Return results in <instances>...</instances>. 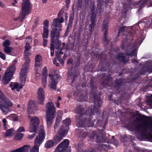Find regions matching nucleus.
Segmentation results:
<instances>
[{"label": "nucleus", "instance_id": "obj_44", "mask_svg": "<svg viewBox=\"0 0 152 152\" xmlns=\"http://www.w3.org/2000/svg\"><path fill=\"white\" fill-rule=\"evenodd\" d=\"M29 147V145H26L23 146V147L20 148H22V150L23 151V152H28Z\"/></svg>", "mask_w": 152, "mask_h": 152}, {"label": "nucleus", "instance_id": "obj_39", "mask_svg": "<svg viewBox=\"0 0 152 152\" xmlns=\"http://www.w3.org/2000/svg\"><path fill=\"white\" fill-rule=\"evenodd\" d=\"M47 76L43 75H42V83L43 86H45L47 84Z\"/></svg>", "mask_w": 152, "mask_h": 152}, {"label": "nucleus", "instance_id": "obj_63", "mask_svg": "<svg viewBox=\"0 0 152 152\" xmlns=\"http://www.w3.org/2000/svg\"><path fill=\"white\" fill-rule=\"evenodd\" d=\"M95 5L94 4H93L91 10V12H95Z\"/></svg>", "mask_w": 152, "mask_h": 152}, {"label": "nucleus", "instance_id": "obj_59", "mask_svg": "<svg viewBox=\"0 0 152 152\" xmlns=\"http://www.w3.org/2000/svg\"><path fill=\"white\" fill-rule=\"evenodd\" d=\"M19 84L17 83H15L14 84L13 87L12 88V90H14L15 89H17L18 88Z\"/></svg>", "mask_w": 152, "mask_h": 152}, {"label": "nucleus", "instance_id": "obj_57", "mask_svg": "<svg viewBox=\"0 0 152 152\" xmlns=\"http://www.w3.org/2000/svg\"><path fill=\"white\" fill-rule=\"evenodd\" d=\"M62 119L61 116L58 115L56 117V121L60 123Z\"/></svg>", "mask_w": 152, "mask_h": 152}, {"label": "nucleus", "instance_id": "obj_42", "mask_svg": "<svg viewBox=\"0 0 152 152\" xmlns=\"http://www.w3.org/2000/svg\"><path fill=\"white\" fill-rule=\"evenodd\" d=\"M23 137V134L19 133L15 136V140H19L21 139Z\"/></svg>", "mask_w": 152, "mask_h": 152}, {"label": "nucleus", "instance_id": "obj_17", "mask_svg": "<svg viewBox=\"0 0 152 152\" xmlns=\"http://www.w3.org/2000/svg\"><path fill=\"white\" fill-rule=\"evenodd\" d=\"M67 133L65 132L62 130L59 129L58 133L54 137L53 139V141L55 145L57 144L60 142L65 137Z\"/></svg>", "mask_w": 152, "mask_h": 152}, {"label": "nucleus", "instance_id": "obj_53", "mask_svg": "<svg viewBox=\"0 0 152 152\" xmlns=\"http://www.w3.org/2000/svg\"><path fill=\"white\" fill-rule=\"evenodd\" d=\"M0 57L2 59L4 60L6 59V56L4 54L0 51Z\"/></svg>", "mask_w": 152, "mask_h": 152}, {"label": "nucleus", "instance_id": "obj_62", "mask_svg": "<svg viewBox=\"0 0 152 152\" xmlns=\"http://www.w3.org/2000/svg\"><path fill=\"white\" fill-rule=\"evenodd\" d=\"M56 54L57 60H60V59L61 58L60 55L58 53H57V52H56Z\"/></svg>", "mask_w": 152, "mask_h": 152}, {"label": "nucleus", "instance_id": "obj_60", "mask_svg": "<svg viewBox=\"0 0 152 152\" xmlns=\"http://www.w3.org/2000/svg\"><path fill=\"white\" fill-rule=\"evenodd\" d=\"M97 4L103 5L104 0H97Z\"/></svg>", "mask_w": 152, "mask_h": 152}, {"label": "nucleus", "instance_id": "obj_35", "mask_svg": "<svg viewBox=\"0 0 152 152\" xmlns=\"http://www.w3.org/2000/svg\"><path fill=\"white\" fill-rule=\"evenodd\" d=\"M91 23L89 26V31L91 33L94 30L95 26V21L91 20Z\"/></svg>", "mask_w": 152, "mask_h": 152}, {"label": "nucleus", "instance_id": "obj_8", "mask_svg": "<svg viewBox=\"0 0 152 152\" xmlns=\"http://www.w3.org/2000/svg\"><path fill=\"white\" fill-rule=\"evenodd\" d=\"M45 137L44 130L43 128H41L39 131L38 135L35 138L34 142L35 145L31 150V152H39V147L44 141Z\"/></svg>", "mask_w": 152, "mask_h": 152}, {"label": "nucleus", "instance_id": "obj_5", "mask_svg": "<svg viewBox=\"0 0 152 152\" xmlns=\"http://www.w3.org/2000/svg\"><path fill=\"white\" fill-rule=\"evenodd\" d=\"M107 121V119L106 120L104 123H103L101 120H97L96 122L97 125L100 127L102 126V129H99L98 130L99 133L102 134V137H101L99 135L97 134L96 132L93 131L92 132V134L89 137V138L91 141H94V140H95L97 143H99L105 142L103 138V137L105 135V134L104 133L102 134V133L105 129Z\"/></svg>", "mask_w": 152, "mask_h": 152}, {"label": "nucleus", "instance_id": "obj_41", "mask_svg": "<svg viewBox=\"0 0 152 152\" xmlns=\"http://www.w3.org/2000/svg\"><path fill=\"white\" fill-rule=\"evenodd\" d=\"M97 6L96 9V12L97 13L100 14L102 13V7L103 5L97 4Z\"/></svg>", "mask_w": 152, "mask_h": 152}, {"label": "nucleus", "instance_id": "obj_36", "mask_svg": "<svg viewBox=\"0 0 152 152\" xmlns=\"http://www.w3.org/2000/svg\"><path fill=\"white\" fill-rule=\"evenodd\" d=\"M129 5H126V4H124L123 6L122 14H124L126 15L127 12L129 9Z\"/></svg>", "mask_w": 152, "mask_h": 152}, {"label": "nucleus", "instance_id": "obj_16", "mask_svg": "<svg viewBox=\"0 0 152 152\" xmlns=\"http://www.w3.org/2000/svg\"><path fill=\"white\" fill-rule=\"evenodd\" d=\"M37 98L38 103L39 104L43 105L45 96L44 90L42 88H39L37 91Z\"/></svg>", "mask_w": 152, "mask_h": 152}, {"label": "nucleus", "instance_id": "obj_50", "mask_svg": "<svg viewBox=\"0 0 152 152\" xmlns=\"http://www.w3.org/2000/svg\"><path fill=\"white\" fill-rule=\"evenodd\" d=\"M152 72V64H151L146 69L145 72Z\"/></svg>", "mask_w": 152, "mask_h": 152}, {"label": "nucleus", "instance_id": "obj_30", "mask_svg": "<svg viewBox=\"0 0 152 152\" xmlns=\"http://www.w3.org/2000/svg\"><path fill=\"white\" fill-rule=\"evenodd\" d=\"M55 145L53 141L51 140L47 141L44 145V147L47 149H48L53 147Z\"/></svg>", "mask_w": 152, "mask_h": 152}, {"label": "nucleus", "instance_id": "obj_22", "mask_svg": "<svg viewBox=\"0 0 152 152\" xmlns=\"http://www.w3.org/2000/svg\"><path fill=\"white\" fill-rule=\"evenodd\" d=\"M30 60L28 57H27L24 64L22 66L20 73L27 75V71L29 69V63Z\"/></svg>", "mask_w": 152, "mask_h": 152}, {"label": "nucleus", "instance_id": "obj_54", "mask_svg": "<svg viewBox=\"0 0 152 152\" xmlns=\"http://www.w3.org/2000/svg\"><path fill=\"white\" fill-rule=\"evenodd\" d=\"M63 13L64 10H60L58 14V17L59 18H61L62 17V15Z\"/></svg>", "mask_w": 152, "mask_h": 152}, {"label": "nucleus", "instance_id": "obj_31", "mask_svg": "<svg viewBox=\"0 0 152 152\" xmlns=\"http://www.w3.org/2000/svg\"><path fill=\"white\" fill-rule=\"evenodd\" d=\"M108 146L106 144H100L97 146V148L98 151L100 152L102 151H106L107 150Z\"/></svg>", "mask_w": 152, "mask_h": 152}, {"label": "nucleus", "instance_id": "obj_26", "mask_svg": "<svg viewBox=\"0 0 152 152\" xmlns=\"http://www.w3.org/2000/svg\"><path fill=\"white\" fill-rule=\"evenodd\" d=\"M42 58L40 55H37L35 58V67H39L42 65Z\"/></svg>", "mask_w": 152, "mask_h": 152}, {"label": "nucleus", "instance_id": "obj_13", "mask_svg": "<svg viewBox=\"0 0 152 152\" xmlns=\"http://www.w3.org/2000/svg\"><path fill=\"white\" fill-rule=\"evenodd\" d=\"M108 23V20H104L103 21L102 25V28L103 30H104L103 34V37L102 38V39L104 43L105 44V46L109 44L110 41L111 39V38L109 37L108 35V29L109 28Z\"/></svg>", "mask_w": 152, "mask_h": 152}, {"label": "nucleus", "instance_id": "obj_24", "mask_svg": "<svg viewBox=\"0 0 152 152\" xmlns=\"http://www.w3.org/2000/svg\"><path fill=\"white\" fill-rule=\"evenodd\" d=\"M26 75L20 73V81L21 83V85H19L18 88L19 89L22 88L23 86L25 85L26 81Z\"/></svg>", "mask_w": 152, "mask_h": 152}, {"label": "nucleus", "instance_id": "obj_51", "mask_svg": "<svg viewBox=\"0 0 152 152\" xmlns=\"http://www.w3.org/2000/svg\"><path fill=\"white\" fill-rule=\"evenodd\" d=\"M42 75H45L48 76V71L46 66H45L42 69Z\"/></svg>", "mask_w": 152, "mask_h": 152}, {"label": "nucleus", "instance_id": "obj_40", "mask_svg": "<svg viewBox=\"0 0 152 152\" xmlns=\"http://www.w3.org/2000/svg\"><path fill=\"white\" fill-rule=\"evenodd\" d=\"M54 46L55 47V44H50V50L51 57L53 56L54 54Z\"/></svg>", "mask_w": 152, "mask_h": 152}, {"label": "nucleus", "instance_id": "obj_1", "mask_svg": "<svg viewBox=\"0 0 152 152\" xmlns=\"http://www.w3.org/2000/svg\"><path fill=\"white\" fill-rule=\"evenodd\" d=\"M135 29L133 28L127 34L125 35L122 41L120 48L126 53L121 52L118 53L116 55V58L119 61L125 64L128 62L129 60V57H126L125 55L132 56L134 55L135 49H132L131 51V50L134 48V45L131 41L133 40L134 37L136 36V32Z\"/></svg>", "mask_w": 152, "mask_h": 152}, {"label": "nucleus", "instance_id": "obj_46", "mask_svg": "<svg viewBox=\"0 0 152 152\" xmlns=\"http://www.w3.org/2000/svg\"><path fill=\"white\" fill-rule=\"evenodd\" d=\"M25 49L24 50H29L31 49V47L30 46V43L28 42H26V43L25 46Z\"/></svg>", "mask_w": 152, "mask_h": 152}, {"label": "nucleus", "instance_id": "obj_32", "mask_svg": "<svg viewBox=\"0 0 152 152\" xmlns=\"http://www.w3.org/2000/svg\"><path fill=\"white\" fill-rule=\"evenodd\" d=\"M49 33L47 34H45L43 33L42 37L43 38V43L42 45L44 47H46L48 44V40L47 39L48 37Z\"/></svg>", "mask_w": 152, "mask_h": 152}, {"label": "nucleus", "instance_id": "obj_33", "mask_svg": "<svg viewBox=\"0 0 152 152\" xmlns=\"http://www.w3.org/2000/svg\"><path fill=\"white\" fill-rule=\"evenodd\" d=\"M84 109L81 105H79L77 108L76 113L77 114L80 115V116L83 115V111Z\"/></svg>", "mask_w": 152, "mask_h": 152}, {"label": "nucleus", "instance_id": "obj_27", "mask_svg": "<svg viewBox=\"0 0 152 152\" xmlns=\"http://www.w3.org/2000/svg\"><path fill=\"white\" fill-rule=\"evenodd\" d=\"M44 26H43V33L45 34L49 33V21L48 19L45 20L43 23Z\"/></svg>", "mask_w": 152, "mask_h": 152}, {"label": "nucleus", "instance_id": "obj_64", "mask_svg": "<svg viewBox=\"0 0 152 152\" xmlns=\"http://www.w3.org/2000/svg\"><path fill=\"white\" fill-rule=\"evenodd\" d=\"M73 60L72 59L69 58V59L67 62V64H72L73 63Z\"/></svg>", "mask_w": 152, "mask_h": 152}, {"label": "nucleus", "instance_id": "obj_47", "mask_svg": "<svg viewBox=\"0 0 152 152\" xmlns=\"http://www.w3.org/2000/svg\"><path fill=\"white\" fill-rule=\"evenodd\" d=\"M75 37L78 40H79L80 37V31H76L75 34Z\"/></svg>", "mask_w": 152, "mask_h": 152}, {"label": "nucleus", "instance_id": "obj_12", "mask_svg": "<svg viewBox=\"0 0 152 152\" xmlns=\"http://www.w3.org/2000/svg\"><path fill=\"white\" fill-rule=\"evenodd\" d=\"M21 10L20 15V17L22 22L25 19L26 15L29 14V12L32 9L31 4L29 0H23L21 4Z\"/></svg>", "mask_w": 152, "mask_h": 152}, {"label": "nucleus", "instance_id": "obj_9", "mask_svg": "<svg viewBox=\"0 0 152 152\" xmlns=\"http://www.w3.org/2000/svg\"><path fill=\"white\" fill-rule=\"evenodd\" d=\"M98 59H100V65L99 66V70L101 71H105L109 68L110 63L109 60H107V55L103 53L100 54L94 53Z\"/></svg>", "mask_w": 152, "mask_h": 152}, {"label": "nucleus", "instance_id": "obj_11", "mask_svg": "<svg viewBox=\"0 0 152 152\" xmlns=\"http://www.w3.org/2000/svg\"><path fill=\"white\" fill-rule=\"evenodd\" d=\"M94 77H91L90 82V86L91 88L94 103L96 104L97 103L99 106H100L102 103L101 92H99L96 91V88L94 86Z\"/></svg>", "mask_w": 152, "mask_h": 152}, {"label": "nucleus", "instance_id": "obj_58", "mask_svg": "<svg viewBox=\"0 0 152 152\" xmlns=\"http://www.w3.org/2000/svg\"><path fill=\"white\" fill-rule=\"evenodd\" d=\"M18 132H24L25 131L24 128L23 127H19L17 130Z\"/></svg>", "mask_w": 152, "mask_h": 152}, {"label": "nucleus", "instance_id": "obj_37", "mask_svg": "<svg viewBox=\"0 0 152 152\" xmlns=\"http://www.w3.org/2000/svg\"><path fill=\"white\" fill-rule=\"evenodd\" d=\"M14 131V129L13 128H11L7 130L5 134V137H10L12 136L13 132Z\"/></svg>", "mask_w": 152, "mask_h": 152}, {"label": "nucleus", "instance_id": "obj_48", "mask_svg": "<svg viewBox=\"0 0 152 152\" xmlns=\"http://www.w3.org/2000/svg\"><path fill=\"white\" fill-rule=\"evenodd\" d=\"M11 42L9 39H7L3 44V46L4 47H8L10 44Z\"/></svg>", "mask_w": 152, "mask_h": 152}, {"label": "nucleus", "instance_id": "obj_20", "mask_svg": "<svg viewBox=\"0 0 152 152\" xmlns=\"http://www.w3.org/2000/svg\"><path fill=\"white\" fill-rule=\"evenodd\" d=\"M69 144V140L68 139H65L59 144L58 146L64 152L66 151V152H71L70 147L68 148Z\"/></svg>", "mask_w": 152, "mask_h": 152}, {"label": "nucleus", "instance_id": "obj_43", "mask_svg": "<svg viewBox=\"0 0 152 152\" xmlns=\"http://www.w3.org/2000/svg\"><path fill=\"white\" fill-rule=\"evenodd\" d=\"M80 56H78L76 58V61L75 62V67H77L79 66L80 65Z\"/></svg>", "mask_w": 152, "mask_h": 152}, {"label": "nucleus", "instance_id": "obj_25", "mask_svg": "<svg viewBox=\"0 0 152 152\" xmlns=\"http://www.w3.org/2000/svg\"><path fill=\"white\" fill-rule=\"evenodd\" d=\"M49 76L52 80L50 86V88L56 91V90L57 83H56L55 78L54 77L53 75L50 73L49 74Z\"/></svg>", "mask_w": 152, "mask_h": 152}, {"label": "nucleus", "instance_id": "obj_61", "mask_svg": "<svg viewBox=\"0 0 152 152\" xmlns=\"http://www.w3.org/2000/svg\"><path fill=\"white\" fill-rule=\"evenodd\" d=\"M121 141L123 142H126L127 141L126 136V135H125L123 137H122L121 139Z\"/></svg>", "mask_w": 152, "mask_h": 152}, {"label": "nucleus", "instance_id": "obj_23", "mask_svg": "<svg viewBox=\"0 0 152 152\" xmlns=\"http://www.w3.org/2000/svg\"><path fill=\"white\" fill-rule=\"evenodd\" d=\"M124 85V83L121 78H117L114 81V87L117 90L120 89Z\"/></svg>", "mask_w": 152, "mask_h": 152}, {"label": "nucleus", "instance_id": "obj_6", "mask_svg": "<svg viewBox=\"0 0 152 152\" xmlns=\"http://www.w3.org/2000/svg\"><path fill=\"white\" fill-rule=\"evenodd\" d=\"M47 124L48 128L50 127L53 122L54 115L56 112V108L54 103L52 102H48L45 106Z\"/></svg>", "mask_w": 152, "mask_h": 152}, {"label": "nucleus", "instance_id": "obj_45", "mask_svg": "<svg viewBox=\"0 0 152 152\" xmlns=\"http://www.w3.org/2000/svg\"><path fill=\"white\" fill-rule=\"evenodd\" d=\"M91 17L90 20L92 21H95V19L96 17V14L95 12H91Z\"/></svg>", "mask_w": 152, "mask_h": 152}, {"label": "nucleus", "instance_id": "obj_2", "mask_svg": "<svg viewBox=\"0 0 152 152\" xmlns=\"http://www.w3.org/2000/svg\"><path fill=\"white\" fill-rule=\"evenodd\" d=\"M137 115H139V117L137 118L136 120L139 121H143L136 126L137 130L141 132V135L143 138L152 142V120L148 121H145V119L152 120V117L137 113L134 114L133 117H134Z\"/></svg>", "mask_w": 152, "mask_h": 152}, {"label": "nucleus", "instance_id": "obj_15", "mask_svg": "<svg viewBox=\"0 0 152 152\" xmlns=\"http://www.w3.org/2000/svg\"><path fill=\"white\" fill-rule=\"evenodd\" d=\"M82 116H80V115L77 114L75 115L76 121L77 122V126L82 128L84 127V129H87L89 127H87L86 121L88 120V118H84L81 119V118Z\"/></svg>", "mask_w": 152, "mask_h": 152}, {"label": "nucleus", "instance_id": "obj_38", "mask_svg": "<svg viewBox=\"0 0 152 152\" xmlns=\"http://www.w3.org/2000/svg\"><path fill=\"white\" fill-rule=\"evenodd\" d=\"M126 27L125 26H123L119 28L118 30V32L117 36V38L119 37L121 33L123 34L124 32Z\"/></svg>", "mask_w": 152, "mask_h": 152}, {"label": "nucleus", "instance_id": "obj_19", "mask_svg": "<svg viewBox=\"0 0 152 152\" xmlns=\"http://www.w3.org/2000/svg\"><path fill=\"white\" fill-rule=\"evenodd\" d=\"M100 76L101 79H102L106 77L102 82V85L104 86H106L108 85L110 81L112 80L111 75L110 74H108L107 75L106 73H102L100 75Z\"/></svg>", "mask_w": 152, "mask_h": 152}, {"label": "nucleus", "instance_id": "obj_29", "mask_svg": "<svg viewBox=\"0 0 152 152\" xmlns=\"http://www.w3.org/2000/svg\"><path fill=\"white\" fill-rule=\"evenodd\" d=\"M149 0H140L139 1L134 2V4L135 5H138L140 3H141L138 10V11H140L142 9L144 5Z\"/></svg>", "mask_w": 152, "mask_h": 152}, {"label": "nucleus", "instance_id": "obj_56", "mask_svg": "<svg viewBox=\"0 0 152 152\" xmlns=\"http://www.w3.org/2000/svg\"><path fill=\"white\" fill-rule=\"evenodd\" d=\"M29 50H24V55L26 56V58L28 57L30 54V53L28 51Z\"/></svg>", "mask_w": 152, "mask_h": 152}, {"label": "nucleus", "instance_id": "obj_14", "mask_svg": "<svg viewBox=\"0 0 152 152\" xmlns=\"http://www.w3.org/2000/svg\"><path fill=\"white\" fill-rule=\"evenodd\" d=\"M78 76L77 72H68L67 80H71V85L75 87L77 89V86L76 85V79Z\"/></svg>", "mask_w": 152, "mask_h": 152}, {"label": "nucleus", "instance_id": "obj_49", "mask_svg": "<svg viewBox=\"0 0 152 152\" xmlns=\"http://www.w3.org/2000/svg\"><path fill=\"white\" fill-rule=\"evenodd\" d=\"M4 51L7 53H9L12 51L10 48L9 46L4 47Z\"/></svg>", "mask_w": 152, "mask_h": 152}, {"label": "nucleus", "instance_id": "obj_28", "mask_svg": "<svg viewBox=\"0 0 152 152\" xmlns=\"http://www.w3.org/2000/svg\"><path fill=\"white\" fill-rule=\"evenodd\" d=\"M88 98V94L86 91H83L82 94H80L78 98V101L80 102L85 101Z\"/></svg>", "mask_w": 152, "mask_h": 152}, {"label": "nucleus", "instance_id": "obj_10", "mask_svg": "<svg viewBox=\"0 0 152 152\" xmlns=\"http://www.w3.org/2000/svg\"><path fill=\"white\" fill-rule=\"evenodd\" d=\"M39 124V119L38 117L34 116L31 119L29 131L30 132L33 133V134L31 135H28V138L29 139H32L35 137Z\"/></svg>", "mask_w": 152, "mask_h": 152}, {"label": "nucleus", "instance_id": "obj_7", "mask_svg": "<svg viewBox=\"0 0 152 152\" xmlns=\"http://www.w3.org/2000/svg\"><path fill=\"white\" fill-rule=\"evenodd\" d=\"M17 62V61L15 60L12 61V64L7 68L2 78V81L4 85L8 84L10 81L15 71V64Z\"/></svg>", "mask_w": 152, "mask_h": 152}, {"label": "nucleus", "instance_id": "obj_55", "mask_svg": "<svg viewBox=\"0 0 152 152\" xmlns=\"http://www.w3.org/2000/svg\"><path fill=\"white\" fill-rule=\"evenodd\" d=\"M61 148H60L58 146L55 150V151L54 152H64Z\"/></svg>", "mask_w": 152, "mask_h": 152}, {"label": "nucleus", "instance_id": "obj_18", "mask_svg": "<svg viewBox=\"0 0 152 152\" xmlns=\"http://www.w3.org/2000/svg\"><path fill=\"white\" fill-rule=\"evenodd\" d=\"M27 109L28 118L31 121V119L32 117H31L30 115L33 113L34 110H36L37 109L35 105V102L33 100H31L29 101Z\"/></svg>", "mask_w": 152, "mask_h": 152}, {"label": "nucleus", "instance_id": "obj_52", "mask_svg": "<svg viewBox=\"0 0 152 152\" xmlns=\"http://www.w3.org/2000/svg\"><path fill=\"white\" fill-rule=\"evenodd\" d=\"M151 96L152 98V95ZM146 102L147 104L148 105L152 107V98L148 99L147 100Z\"/></svg>", "mask_w": 152, "mask_h": 152}, {"label": "nucleus", "instance_id": "obj_34", "mask_svg": "<svg viewBox=\"0 0 152 152\" xmlns=\"http://www.w3.org/2000/svg\"><path fill=\"white\" fill-rule=\"evenodd\" d=\"M79 137L82 138H85L88 135V132H84L83 130H79Z\"/></svg>", "mask_w": 152, "mask_h": 152}, {"label": "nucleus", "instance_id": "obj_3", "mask_svg": "<svg viewBox=\"0 0 152 152\" xmlns=\"http://www.w3.org/2000/svg\"><path fill=\"white\" fill-rule=\"evenodd\" d=\"M64 21V18H56L53 19L52 23L53 26L50 33V43L55 44V47L59 49L61 44V42L59 39L61 37L60 34L62 30L61 23Z\"/></svg>", "mask_w": 152, "mask_h": 152}, {"label": "nucleus", "instance_id": "obj_21", "mask_svg": "<svg viewBox=\"0 0 152 152\" xmlns=\"http://www.w3.org/2000/svg\"><path fill=\"white\" fill-rule=\"evenodd\" d=\"M62 122L63 124L61 126L59 129L62 130L67 133L69 129V126L71 124V121L69 118H67L64 120Z\"/></svg>", "mask_w": 152, "mask_h": 152}, {"label": "nucleus", "instance_id": "obj_4", "mask_svg": "<svg viewBox=\"0 0 152 152\" xmlns=\"http://www.w3.org/2000/svg\"><path fill=\"white\" fill-rule=\"evenodd\" d=\"M101 104L100 106H99V104L97 103L95 104L94 102V105L93 106V108L88 109L84 113V114L86 115L84 118H88V120H86L87 123V127L92 126L94 124V122L95 121V118L92 116L94 115L95 114V112H96V115H99L100 113V111L99 110V108H97L96 106L99 107H101L102 104V100L101 99Z\"/></svg>", "mask_w": 152, "mask_h": 152}]
</instances>
